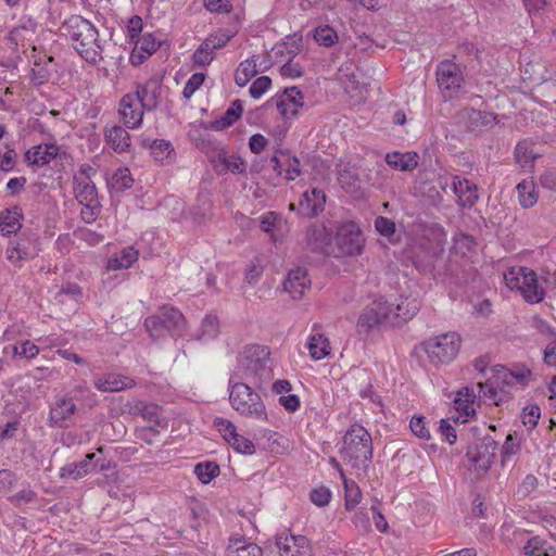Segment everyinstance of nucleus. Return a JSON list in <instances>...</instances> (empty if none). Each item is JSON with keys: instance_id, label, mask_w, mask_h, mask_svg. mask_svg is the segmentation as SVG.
<instances>
[{"instance_id": "1", "label": "nucleus", "mask_w": 556, "mask_h": 556, "mask_svg": "<svg viewBox=\"0 0 556 556\" xmlns=\"http://www.w3.org/2000/svg\"><path fill=\"white\" fill-rule=\"evenodd\" d=\"M64 35L72 41L73 48L87 62H96L102 46L96 26L81 15H72L61 26Z\"/></svg>"}, {"instance_id": "2", "label": "nucleus", "mask_w": 556, "mask_h": 556, "mask_svg": "<svg viewBox=\"0 0 556 556\" xmlns=\"http://www.w3.org/2000/svg\"><path fill=\"white\" fill-rule=\"evenodd\" d=\"M342 459L351 467L364 470L372 458V440L370 433L359 424H353L343 437L340 451Z\"/></svg>"}, {"instance_id": "3", "label": "nucleus", "mask_w": 556, "mask_h": 556, "mask_svg": "<svg viewBox=\"0 0 556 556\" xmlns=\"http://www.w3.org/2000/svg\"><path fill=\"white\" fill-rule=\"evenodd\" d=\"M238 369L255 384L262 386L273 377V361L268 346L260 344L247 345L238 356Z\"/></svg>"}, {"instance_id": "4", "label": "nucleus", "mask_w": 556, "mask_h": 556, "mask_svg": "<svg viewBox=\"0 0 556 556\" xmlns=\"http://www.w3.org/2000/svg\"><path fill=\"white\" fill-rule=\"evenodd\" d=\"M228 390L230 405L240 415L267 420L266 406L261 395L249 384L230 380Z\"/></svg>"}, {"instance_id": "5", "label": "nucleus", "mask_w": 556, "mask_h": 556, "mask_svg": "<svg viewBox=\"0 0 556 556\" xmlns=\"http://www.w3.org/2000/svg\"><path fill=\"white\" fill-rule=\"evenodd\" d=\"M365 238L359 226L351 220L340 222L336 225V232L327 255L333 257L356 256L362 254Z\"/></svg>"}, {"instance_id": "6", "label": "nucleus", "mask_w": 556, "mask_h": 556, "mask_svg": "<svg viewBox=\"0 0 556 556\" xmlns=\"http://www.w3.org/2000/svg\"><path fill=\"white\" fill-rule=\"evenodd\" d=\"M422 346L432 364H446L456 356L460 346V338L455 332L443 333L425 341Z\"/></svg>"}, {"instance_id": "7", "label": "nucleus", "mask_w": 556, "mask_h": 556, "mask_svg": "<svg viewBox=\"0 0 556 556\" xmlns=\"http://www.w3.org/2000/svg\"><path fill=\"white\" fill-rule=\"evenodd\" d=\"M393 312V304H389L382 299L372 301L363 309L358 317L357 332L359 334H368L371 330L388 323Z\"/></svg>"}, {"instance_id": "8", "label": "nucleus", "mask_w": 556, "mask_h": 556, "mask_svg": "<svg viewBox=\"0 0 556 556\" xmlns=\"http://www.w3.org/2000/svg\"><path fill=\"white\" fill-rule=\"evenodd\" d=\"M497 442L490 435H484L471 443L466 452V457L476 471L486 472L496 455Z\"/></svg>"}, {"instance_id": "9", "label": "nucleus", "mask_w": 556, "mask_h": 556, "mask_svg": "<svg viewBox=\"0 0 556 556\" xmlns=\"http://www.w3.org/2000/svg\"><path fill=\"white\" fill-rule=\"evenodd\" d=\"M438 86L446 97H453L465 83L463 72L458 64L451 60L441 61L437 66Z\"/></svg>"}, {"instance_id": "10", "label": "nucleus", "mask_w": 556, "mask_h": 556, "mask_svg": "<svg viewBox=\"0 0 556 556\" xmlns=\"http://www.w3.org/2000/svg\"><path fill=\"white\" fill-rule=\"evenodd\" d=\"M515 281L511 287H517L528 303H539L544 299L545 291L539 287L538 277L533 270L520 267Z\"/></svg>"}, {"instance_id": "11", "label": "nucleus", "mask_w": 556, "mask_h": 556, "mask_svg": "<svg viewBox=\"0 0 556 556\" xmlns=\"http://www.w3.org/2000/svg\"><path fill=\"white\" fill-rule=\"evenodd\" d=\"M443 261V250L426 251L424 254H417L413 258L415 267L420 273L430 274L433 278L448 274L447 269L441 266Z\"/></svg>"}, {"instance_id": "12", "label": "nucleus", "mask_w": 556, "mask_h": 556, "mask_svg": "<svg viewBox=\"0 0 556 556\" xmlns=\"http://www.w3.org/2000/svg\"><path fill=\"white\" fill-rule=\"evenodd\" d=\"M93 386L100 392L114 393L134 388L136 386V381L122 374L108 372L103 375H96L93 378Z\"/></svg>"}, {"instance_id": "13", "label": "nucleus", "mask_w": 556, "mask_h": 556, "mask_svg": "<svg viewBox=\"0 0 556 556\" xmlns=\"http://www.w3.org/2000/svg\"><path fill=\"white\" fill-rule=\"evenodd\" d=\"M35 241L33 235H27L26 231L22 232L18 238L10 240L7 248L8 260L16 263L33 257L35 255Z\"/></svg>"}, {"instance_id": "14", "label": "nucleus", "mask_w": 556, "mask_h": 556, "mask_svg": "<svg viewBox=\"0 0 556 556\" xmlns=\"http://www.w3.org/2000/svg\"><path fill=\"white\" fill-rule=\"evenodd\" d=\"M144 110L132 93L125 94L119 102V114L128 128H137L141 125Z\"/></svg>"}, {"instance_id": "15", "label": "nucleus", "mask_w": 556, "mask_h": 556, "mask_svg": "<svg viewBox=\"0 0 556 556\" xmlns=\"http://www.w3.org/2000/svg\"><path fill=\"white\" fill-rule=\"evenodd\" d=\"M326 204V194L321 189L306 190L299 203V213L304 217H314L321 213Z\"/></svg>"}, {"instance_id": "16", "label": "nucleus", "mask_w": 556, "mask_h": 556, "mask_svg": "<svg viewBox=\"0 0 556 556\" xmlns=\"http://www.w3.org/2000/svg\"><path fill=\"white\" fill-rule=\"evenodd\" d=\"M161 91V81L157 78H151L143 85H138L132 96L137 97L139 103L147 111H152L159 105Z\"/></svg>"}, {"instance_id": "17", "label": "nucleus", "mask_w": 556, "mask_h": 556, "mask_svg": "<svg viewBox=\"0 0 556 556\" xmlns=\"http://www.w3.org/2000/svg\"><path fill=\"white\" fill-rule=\"evenodd\" d=\"M307 248L312 252L327 255V250L331 248L332 238L323 224H313L305 231Z\"/></svg>"}, {"instance_id": "18", "label": "nucleus", "mask_w": 556, "mask_h": 556, "mask_svg": "<svg viewBox=\"0 0 556 556\" xmlns=\"http://www.w3.org/2000/svg\"><path fill=\"white\" fill-rule=\"evenodd\" d=\"M279 556H311L307 540L304 536L279 535L276 539Z\"/></svg>"}, {"instance_id": "19", "label": "nucleus", "mask_w": 556, "mask_h": 556, "mask_svg": "<svg viewBox=\"0 0 556 556\" xmlns=\"http://www.w3.org/2000/svg\"><path fill=\"white\" fill-rule=\"evenodd\" d=\"M76 412V404L70 396H61L55 401L54 406L50 410V421L52 425L64 428L67 427V421Z\"/></svg>"}, {"instance_id": "20", "label": "nucleus", "mask_w": 556, "mask_h": 556, "mask_svg": "<svg viewBox=\"0 0 556 556\" xmlns=\"http://www.w3.org/2000/svg\"><path fill=\"white\" fill-rule=\"evenodd\" d=\"M311 286L305 268L296 267L289 271L283 282L285 291L289 292L293 299H301L305 290Z\"/></svg>"}, {"instance_id": "21", "label": "nucleus", "mask_w": 556, "mask_h": 556, "mask_svg": "<svg viewBox=\"0 0 556 556\" xmlns=\"http://www.w3.org/2000/svg\"><path fill=\"white\" fill-rule=\"evenodd\" d=\"M452 190L463 206L471 207L478 201V188L467 179H460L454 176L452 180Z\"/></svg>"}, {"instance_id": "22", "label": "nucleus", "mask_w": 556, "mask_h": 556, "mask_svg": "<svg viewBox=\"0 0 556 556\" xmlns=\"http://www.w3.org/2000/svg\"><path fill=\"white\" fill-rule=\"evenodd\" d=\"M23 218V211L17 205L3 210L0 213V232L3 236L16 235L22 228Z\"/></svg>"}, {"instance_id": "23", "label": "nucleus", "mask_w": 556, "mask_h": 556, "mask_svg": "<svg viewBox=\"0 0 556 556\" xmlns=\"http://www.w3.org/2000/svg\"><path fill=\"white\" fill-rule=\"evenodd\" d=\"M227 556H263L262 548L244 536L232 535L229 538V543L226 548Z\"/></svg>"}, {"instance_id": "24", "label": "nucleus", "mask_w": 556, "mask_h": 556, "mask_svg": "<svg viewBox=\"0 0 556 556\" xmlns=\"http://www.w3.org/2000/svg\"><path fill=\"white\" fill-rule=\"evenodd\" d=\"M56 144H39L25 153V161L30 165L45 166L59 154Z\"/></svg>"}, {"instance_id": "25", "label": "nucleus", "mask_w": 556, "mask_h": 556, "mask_svg": "<svg viewBox=\"0 0 556 556\" xmlns=\"http://www.w3.org/2000/svg\"><path fill=\"white\" fill-rule=\"evenodd\" d=\"M94 458V453H88L84 459L66 464L61 468V478L72 477L74 480H77L85 477L97 467V464H93Z\"/></svg>"}, {"instance_id": "26", "label": "nucleus", "mask_w": 556, "mask_h": 556, "mask_svg": "<svg viewBox=\"0 0 556 556\" xmlns=\"http://www.w3.org/2000/svg\"><path fill=\"white\" fill-rule=\"evenodd\" d=\"M74 192L80 204L99 203L98 191L90 177H74Z\"/></svg>"}, {"instance_id": "27", "label": "nucleus", "mask_w": 556, "mask_h": 556, "mask_svg": "<svg viewBox=\"0 0 556 556\" xmlns=\"http://www.w3.org/2000/svg\"><path fill=\"white\" fill-rule=\"evenodd\" d=\"M418 154L416 152L401 153L394 151L386 155L387 164L402 172H412L418 166Z\"/></svg>"}, {"instance_id": "28", "label": "nucleus", "mask_w": 556, "mask_h": 556, "mask_svg": "<svg viewBox=\"0 0 556 556\" xmlns=\"http://www.w3.org/2000/svg\"><path fill=\"white\" fill-rule=\"evenodd\" d=\"M106 143L117 153L126 152L130 148V136L122 126H113L105 129Z\"/></svg>"}, {"instance_id": "29", "label": "nucleus", "mask_w": 556, "mask_h": 556, "mask_svg": "<svg viewBox=\"0 0 556 556\" xmlns=\"http://www.w3.org/2000/svg\"><path fill=\"white\" fill-rule=\"evenodd\" d=\"M56 72L53 56H46L36 61L31 68L30 80L35 86H41L49 81L52 74Z\"/></svg>"}, {"instance_id": "30", "label": "nucleus", "mask_w": 556, "mask_h": 556, "mask_svg": "<svg viewBox=\"0 0 556 556\" xmlns=\"http://www.w3.org/2000/svg\"><path fill=\"white\" fill-rule=\"evenodd\" d=\"M242 112L243 106L241 101H232L227 111L218 119L211 122V129L216 131L226 129L241 117Z\"/></svg>"}, {"instance_id": "31", "label": "nucleus", "mask_w": 556, "mask_h": 556, "mask_svg": "<svg viewBox=\"0 0 556 556\" xmlns=\"http://www.w3.org/2000/svg\"><path fill=\"white\" fill-rule=\"evenodd\" d=\"M160 406L144 401H137L132 410L140 414L144 420L152 422V427H166V421L160 417Z\"/></svg>"}, {"instance_id": "32", "label": "nucleus", "mask_w": 556, "mask_h": 556, "mask_svg": "<svg viewBox=\"0 0 556 556\" xmlns=\"http://www.w3.org/2000/svg\"><path fill=\"white\" fill-rule=\"evenodd\" d=\"M460 118L466 121L469 129H477L483 126H488L495 119L492 113L483 112L476 109H464L460 112Z\"/></svg>"}, {"instance_id": "33", "label": "nucleus", "mask_w": 556, "mask_h": 556, "mask_svg": "<svg viewBox=\"0 0 556 556\" xmlns=\"http://www.w3.org/2000/svg\"><path fill=\"white\" fill-rule=\"evenodd\" d=\"M159 314L162 319L163 327L167 331L180 329L185 323L182 313L173 306H163Z\"/></svg>"}, {"instance_id": "34", "label": "nucleus", "mask_w": 556, "mask_h": 556, "mask_svg": "<svg viewBox=\"0 0 556 556\" xmlns=\"http://www.w3.org/2000/svg\"><path fill=\"white\" fill-rule=\"evenodd\" d=\"M523 553L527 556H548V553H554V546L535 535L530 538L525 544Z\"/></svg>"}, {"instance_id": "35", "label": "nucleus", "mask_w": 556, "mask_h": 556, "mask_svg": "<svg viewBox=\"0 0 556 556\" xmlns=\"http://www.w3.org/2000/svg\"><path fill=\"white\" fill-rule=\"evenodd\" d=\"M500 372H501L500 378L507 386H511L515 382L525 386L528 383L529 378L531 377L530 369H528L523 366L516 367L514 370L503 368Z\"/></svg>"}, {"instance_id": "36", "label": "nucleus", "mask_w": 556, "mask_h": 556, "mask_svg": "<svg viewBox=\"0 0 556 556\" xmlns=\"http://www.w3.org/2000/svg\"><path fill=\"white\" fill-rule=\"evenodd\" d=\"M256 74V60L254 58L247 59L239 64L235 81L239 87H244Z\"/></svg>"}, {"instance_id": "37", "label": "nucleus", "mask_w": 556, "mask_h": 556, "mask_svg": "<svg viewBox=\"0 0 556 556\" xmlns=\"http://www.w3.org/2000/svg\"><path fill=\"white\" fill-rule=\"evenodd\" d=\"M109 185L111 189L116 192H124L125 190L130 189L134 185L130 170L127 167L118 168L113 174Z\"/></svg>"}, {"instance_id": "38", "label": "nucleus", "mask_w": 556, "mask_h": 556, "mask_svg": "<svg viewBox=\"0 0 556 556\" xmlns=\"http://www.w3.org/2000/svg\"><path fill=\"white\" fill-rule=\"evenodd\" d=\"M307 349L311 356L319 361L329 354V341L323 334H315L309 338Z\"/></svg>"}, {"instance_id": "39", "label": "nucleus", "mask_w": 556, "mask_h": 556, "mask_svg": "<svg viewBox=\"0 0 556 556\" xmlns=\"http://www.w3.org/2000/svg\"><path fill=\"white\" fill-rule=\"evenodd\" d=\"M219 333V320L216 316L206 315L202 323L197 336L198 340H212Z\"/></svg>"}, {"instance_id": "40", "label": "nucleus", "mask_w": 556, "mask_h": 556, "mask_svg": "<svg viewBox=\"0 0 556 556\" xmlns=\"http://www.w3.org/2000/svg\"><path fill=\"white\" fill-rule=\"evenodd\" d=\"M538 155L533 152L530 144L527 141L519 142L515 148L516 162L522 168H532L533 161Z\"/></svg>"}, {"instance_id": "41", "label": "nucleus", "mask_w": 556, "mask_h": 556, "mask_svg": "<svg viewBox=\"0 0 556 556\" xmlns=\"http://www.w3.org/2000/svg\"><path fill=\"white\" fill-rule=\"evenodd\" d=\"M517 190L519 194V203L523 208H530L536 203L538 197L535 194L533 182L523 180L518 184Z\"/></svg>"}, {"instance_id": "42", "label": "nucleus", "mask_w": 556, "mask_h": 556, "mask_svg": "<svg viewBox=\"0 0 556 556\" xmlns=\"http://www.w3.org/2000/svg\"><path fill=\"white\" fill-rule=\"evenodd\" d=\"M194 473L202 483H208L219 475V466L215 462L199 463L194 467Z\"/></svg>"}, {"instance_id": "43", "label": "nucleus", "mask_w": 556, "mask_h": 556, "mask_svg": "<svg viewBox=\"0 0 556 556\" xmlns=\"http://www.w3.org/2000/svg\"><path fill=\"white\" fill-rule=\"evenodd\" d=\"M247 170V163L239 155H226L225 165L219 168L217 175H225L228 172L232 174H244Z\"/></svg>"}, {"instance_id": "44", "label": "nucleus", "mask_w": 556, "mask_h": 556, "mask_svg": "<svg viewBox=\"0 0 556 556\" xmlns=\"http://www.w3.org/2000/svg\"><path fill=\"white\" fill-rule=\"evenodd\" d=\"M314 39L318 42V45L324 47H332L338 42V35L336 30L328 26H318L314 33Z\"/></svg>"}, {"instance_id": "45", "label": "nucleus", "mask_w": 556, "mask_h": 556, "mask_svg": "<svg viewBox=\"0 0 556 556\" xmlns=\"http://www.w3.org/2000/svg\"><path fill=\"white\" fill-rule=\"evenodd\" d=\"M520 451V439L517 433H509L501 450L502 464L504 465L511 456Z\"/></svg>"}, {"instance_id": "46", "label": "nucleus", "mask_w": 556, "mask_h": 556, "mask_svg": "<svg viewBox=\"0 0 556 556\" xmlns=\"http://www.w3.org/2000/svg\"><path fill=\"white\" fill-rule=\"evenodd\" d=\"M279 153L282 157H286L287 168L285 169V178L288 181L294 180L302 174L301 170V162L296 156H291L289 151L279 150Z\"/></svg>"}, {"instance_id": "47", "label": "nucleus", "mask_w": 556, "mask_h": 556, "mask_svg": "<svg viewBox=\"0 0 556 556\" xmlns=\"http://www.w3.org/2000/svg\"><path fill=\"white\" fill-rule=\"evenodd\" d=\"M214 60V51L211 50L208 43H201L192 54V62L194 66L204 67L212 63Z\"/></svg>"}, {"instance_id": "48", "label": "nucleus", "mask_w": 556, "mask_h": 556, "mask_svg": "<svg viewBox=\"0 0 556 556\" xmlns=\"http://www.w3.org/2000/svg\"><path fill=\"white\" fill-rule=\"evenodd\" d=\"M276 97L286 100L285 102H289L292 108L295 106L300 109L304 105V96L295 86L286 88L281 94H277Z\"/></svg>"}, {"instance_id": "49", "label": "nucleus", "mask_w": 556, "mask_h": 556, "mask_svg": "<svg viewBox=\"0 0 556 556\" xmlns=\"http://www.w3.org/2000/svg\"><path fill=\"white\" fill-rule=\"evenodd\" d=\"M161 41L157 40L152 34L146 33L142 36H139L136 40V47L141 51L151 55L156 52L160 48Z\"/></svg>"}, {"instance_id": "50", "label": "nucleus", "mask_w": 556, "mask_h": 556, "mask_svg": "<svg viewBox=\"0 0 556 556\" xmlns=\"http://www.w3.org/2000/svg\"><path fill=\"white\" fill-rule=\"evenodd\" d=\"M228 443L232 446V448L241 454L252 455L255 453L254 443L239 434L238 432L233 435V439L228 440Z\"/></svg>"}, {"instance_id": "51", "label": "nucleus", "mask_w": 556, "mask_h": 556, "mask_svg": "<svg viewBox=\"0 0 556 556\" xmlns=\"http://www.w3.org/2000/svg\"><path fill=\"white\" fill-rule=\"evenodd\" d=\"M14 356L34 358L39 354V348L29 340L21 341L13 345Z\"/></svg>"}, {"instance_id": "52", "label": "nucleus", "mask_w": 556, "mask_h": 556, "mask_svg": "<svg viewBox=\"0 0 556 556\" xmlns=\"http://www.w3.org/2000/svg\"><path fill=\"white\" fill-rule=\"evenodd\" d=\"M151 153L159 162L166 160L172 153V144L166 140H154L151 144Z\"/></svg>"}, {"instance_id": "53", "label": "nucleus", "mask_w": 556, "mask_h": 556, "mask_svg": "<svg viewBox=\"0 0 556 556\" xmlns=\"http://www.w3.org/2000/svg\"><path fill=\"white\" fill-rule=\"evenodd\" d=\"M418 304L416 301H402L399 303L395 307V315L397 318H401L403 320L410 319L413 316L416 315L418 311Z\"/></svg>"}, {"instance_id": "54", "label": "nucleus", "mask_w": 556, "mask_h": 556, "mask_svg": "<svg viewBox=\"0 0 556 556\" xmlns=\"http://www.w3.org/2000/svg\"><path fill=\"white\" fill-rule=\"evenodd\" d=\"M144 327L150 333V337L154 340L163 337V330L165 329L163 327L162 319L160 318V314L147 317L144 320Z\"/></svg>"}, {"instance_id": "55", "label": "nucleus", "mask_w": 556, "mask_h": 556, "mask_svg": "<svg viewBox=\"0 0 556 556\" xmlns=\"http://www.w3.org/2000/svg\"><path fill=\"white\" fill-rule=\"evenodd\" d=\"M362 493L359 488L355 484L345 482V508L348 510L354 509L361 502Z\"/></svg>"}, {"instance_id": "56", "label": "nucleus", "mask_w": 556, "mask_h": 556, "mask_svg": "<svg viewBox=\"0 0 556 556\" xmlns=\"http://www.w3.org/2000/svg\"><path fill=\"white\" fill-rule=\"evenodd\" d=\"M205 80V75L203 73H194L186 83L182 96L186 99H190L192 94L202 86Z\"/></svg>"}, {"instance_id": "57", "label": "nucleus", "mask_w": 556, "mask_h": 556, "mask_svg": "<svg viewBox=\"0 0 556 556\" xmlns=\"http://www.w3.org/2000/svg\"><path fill=\"white\" fill-rule=\"evenodd\" d=\"M213 424L227 442L233 439V435L237 433L236 426L228 419L216 417Z\"/></svg>"}, {"instance_id": "58", "label": "nucleus", "mask_w": 556, "mask_h": 556, "mask_svg": "<svg viewBox=\"0 0 556 556\" xmlns=\"http://www.w3.org/2000/svg\"><path fill=\"white\" fill-rule=\"evenodd\" d=\"M409 427L413 433L424 440L430 439V431L427 428V422L422 416H414L410 420Z\"/></svg>"}, {"instance_id": "59", "label": "nucleus", "mask_w": 556, "mask_h": 556, "mask_svg": "<svg viewBox=\"0 0 556 556\" xmlns=\"http://www.w3.org/2000/svg\"><path fill=\"white\" fill-rule=\"evenodd\" d=\"M271 79L268 76H261L256 78L250 86V94L254 99H258L263 96L270 87Z\"/></svg>"}, {"instance_id": "60", "label": "nucleus", "mask_w": 556, "mask_h": 556, "mask_svg": "<svg viewBox=\"0 0 556 556\" xmlns=\"http://www.w3.org/2000/svg\"><path fill=\"white\" fill-rule=\"evenodd\" d=\"M264 267L258 258H253L245 269V280L250 285H254L258 281L262 276Z\"/></svg>"}, {"instance_id": "61", "label": "nucleus", "mask_w": 556, "mask_h": 556, "mask_svg": "<svg viewBox=\"0 0 556 556\" xmlns=\"http://www.w3.org/2000/svg\"><path fill=\"white\" fill-rule=\"evenodd\" d=\"M309 498L315 505L324 507L329 504L331 492L326 486H319L311 491Z\"/></svg>"}, {"instance_id": "62", "label": "nucleus", "mask_w": 556, "mask_h": 556, "mask_svg": "<svg viewBox=\"0 0 556 556\" xmlns=\"http://www.w3.org/2000/svg\"><path fill=\"white\" fill-rule=\"evenodd\" d=\"M376 230L384 237H392L395 233V223L388 217L378 216L375 220Z\"/></svg>"}, {"instance_id": "63", "label": "nucleus", "mask_w": 556, "mask_h": 556, "mask_svg": "<svg viewBox=\"0 0 556 556\" xmlns=\"http://www.w3.org/2000/svg\"><path fill=\"white\" fill-rule=\"evenodd\" d=\"M226 155L227 152L219 143H217L214 150L207 154L208 161L211 162L216 174H218L219 168L225 165Z\"/></svg>"}, {"instance_id": "64", "label": "nucleus", "mask_w": 556, "mask_h": 556, "mask_svg": "<svg viewBox=\"0 0 556 556\" xmlns=\"http://www.w3.org/2000/svg\"><path fill=\"white\" fill-rule=\"evenodd\" d=\"M81 205H83V208L80 211L81 219L87 224L93 223L98 218V216L101 212L100 202L99 203L81 204Z\"/></svg>"}]
</instances>
